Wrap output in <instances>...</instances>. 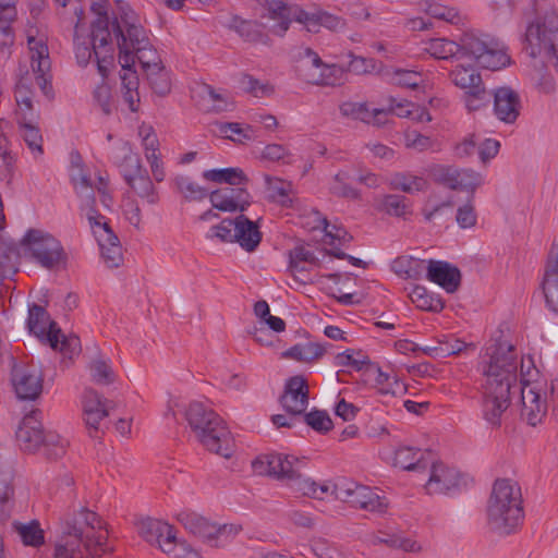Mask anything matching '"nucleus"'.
Returning a JSON list of instances; mask_svg holds the SVG:
<instances>
[{"label": "nucleus", "mask_w": 558, "mask_h": 558, "mask_svg": "<svg viewBox=\"0 0 558 558\" xmlns=\"http://www.w3.org/2000/svg\"><path fill=\"white\" fill-rule=\"evenodd\" d=\"M134 57L140 61L145 72L150 70V65L160 64L156 50L153 48L150 40L146 47H138L134 49Z\"/></svg>", "instance_id": "obj_61"}, {"label": "nucleus", "mask_w": 558, "mask_h": 558, "mask_svg": "<svg viewBox=\"0 0 558 558\" xmlns=\"http://www.w3.org/2000/svg\"><path fill=\"white\" fill-rule=\"evenodd\" d=\"M185 418L197 440L208 450L223 458L232 456V439L225 421L204 403L193 401Z\"/></svg>", "instance_id": "obj_4"}, {"label": "nucleus", "mask_w": 558, "mask_h": 558, "mask_svg": "<svg viewBox=\"0 0 558 558\" xmlns=\"http://www.w3.org/2000/svg\"><path fill=\"white\" fill-rule=\"evenodd\" d=\"M219 132L228 140H231L235 143L243 144L245 141H251L253 138L252 132L253 128L251 125H246L243 128L240 123L236 122H220L217 123Z\"/></svg>", "instance_id": "obj_47"}, {"label": "nucleus", "mask_w": 558, "mask_h": 558, "mask_svg": "<svg viewBox=\"0 0 558 558\" xmlns=\"http://www.w3.org/2000/svg\"><path fill=\"white\" fill-rule=\"evenodd\" d=\"M121 151L122 159L117 161V166L125 182L146 170L142 165L140 156L133 153L128 144L122 146Z\"/></svg>", "instance_id": "obj_38"}, {"label": "nucleus", "mask_w": 558, "mask_h": 558, "mask_svg": "<svg viewBox=\"0 0 558 558\" xmlns=\"http://www.w3.org/2000/svg\"><path fill=\"white\" fill-rule=\"evenodd\" d=\"M315 21L317 29L324 26L330 31H339L345 26L343 19L325 11L317 12V19Z\"/></svg>", "instance_id": "obj_62"}, {"label": "nucleus", "mask_w": 558, "mask_h": 558, "mask_svg": "<svg viewBox=\"0 0 558 558\" xmlns=\"http://www.w3.org/2000/svg\"><path fill=\"white\" fill-rule=\"evenodd\" d=\"M266 182L269 191H271L270 197L282 205H286L291 186L290 183H286L279 179H272L268 175L266 177Z\"/></svg>", "instance_id": "obj_59"}, {"label": "nucleus", "mask_w": 558, "mask_h": 558, "mask_svg": "<svg viewBox=\"0 0 558 558\" xmlns=\"http://www.w3.org/2000/svg\"><path fill=\"white\" fill-rule=\"evenodd\" d=\"M308 398L307 380L302 375H295L286 381L279 402L284 411L294 417L305 412L308 405Z\"/></svg>", "instance_id": "obj_14"}, {"label": "nucleus", "mask_w": 558, "mask_h": 558, "mask_svg": "<svg viewBox=\"0 0 558 558\" xmlns=\"http://www.w3.org/2000/svg\"><path fill=\"white\" fill-rule=\"evenodd\" d=\"M40 525H13L15 532L26 546L38 547L45 543L44 531Z\"/></svg>", "instance_id": "obj_50"}, {"label": "nucleus", "mask_w": 558, "mask_h": 558, "mask_svg": "<svg viewBox=\"0 0 558 558\" xmlns=\"http://www.w3.org/2000/svg\"><path fill=\"white\" fill-rule=\"evenodd\" d=\"M457 168L452 166L445 165H435L430 167L429 174L432 179L438 183L442 184L450 190H456L454 183H457L456 179Z\"/></svg>", "instance_id": "obj_51"}, {"label": "nucleus", "mask_w": 558, "mask_h": 558, "mask_svg": "<svg viewBox=\"0 0 558 558\" xmlns=\"http://www.w3.org/2000/svg\"><path fill=\"white\" fill-rule=\"evenodd\" d=\"M251 198V194L241 185L226 186L209 193L211 206L220 211L242 214L250 207Z\"/></svg>", "instance_id": "obj_15"}, {"label": "nucleus", "mask_w": 558, "mask_h": 558, "mask_svg": "<svg viewBox=\"0 0 558 558\" xmlns=\"http://www.w3.org/2000/svg\"><path fill=\"white\" fill-rule=\"evenodd\" d=\"M101 408L100 393L93 388H86L83 396V413L86 427L90 437L98 438L102 433L101 422L108 416V405Z\"/></svg>", "instance_id": "obj_16"}, {"label": "nucleus", "mask_w": 558, "mask_h": 558, "mask_svg": "<svg viewBox=\"0 0 558 558\" xmlns=\"http://www.w3.org/2000/svg\"><path fill=\"white\" fill-rule=\"evenodd\" d=\"M173 182L177 191L186 202H201L209 196L206 187L198 185L187 175L179 174Z\"/></svg>", "instance_id": "obj_36"}, {"label": "nucleus", "mask_w": 558, "mask_h": 558, "mask_svg": "<svg viewBox=\"0 0 558 558\" xmlns=\"http://www.w3.org/2000/svg\"><path fill=\"white\" fill-rule=\"evenodd\" d=\"M492 93L487 92L484 85L475 86L474 89L468 90L465 96V105L470 111L478 110L482 106L489 102Z\"/></svg>", "instance_id": "obj_55"}, {"label": "nucleus", "mask_w": 558, "mask_h": 558, "mask_svg": "<svg viewBox=\"0 0 558 558\" xmlns=\"http://www.w3.org/2000/svg\"><path fill=\"white\" fill-rule=\"evenodd\" d=\"M94 99L99 105V107L101 108V111L106 116L111 114V112H112V107H111V102H110L111 92H110V87L107 84L101 83L100 85H98L96 87V89L94 90Z\"/></svg>", "instance_id": "obj_63"}, {"label": "nucleus", "mask_w": 558, "mask_h": 558, "mask_svg": "<svg viewBox=\"0 0 558 558\" xmlns=\"http://www.w3.org/2000/svg\"><path fill=\"white\" fill-rule=\"evenodd\" d=\"M521 390L522 410L521 417L531 426L539 424L547 412V404L542 399L539 391L532 387H523Z\"/></svg>", "instance_id": "obj_24"}, {"label": "nucleus", "mask_w": 558, "mask_h": 558, "mask_svg": "<svg viewBox=\"0 0 558 558\" xmlns=\"http://www.w3.org/2000/svg\"><path fill=\"white\" fill-rule=\"evenodd\" d=\"M452 83L462 89H474L475 86H482L481 75L471 66L458 65L450 72Z\"/></svg>", "instance_id": "obj_41"}, {"label": "nucleus", "mask_w": 558, "mask_h": 558, "mask_svg": "<svg viewBox=\"0 0 558 558\" xmlns=\"http://www.w3.org/2000/svg\"><path fill=\"white\" fill-rule=\"evenodd\" d=\"M83 545V529L77 525H66V531L56 544L54 558H80Z\"/></svg>", "instance_id": "obj_27"}, {"label": "nucleus", "mask_w": 558, "mask_h": 558, "mask_svg": "<svg viewBox=\"0 0 558 558\" xmlns=\"http://www.w3.org/2000/svg\"><path fill=\"white\" fill-rule=\"evenodd\" d=\"M295 69L299 77L308 84H327L326 71L330 68L311 48L300 53Z\"/></svg>", "instance_id": "obj_17"}, {"label": "nucleus", "mask_w": 558, "mask_h": 558, "mask_svg": "<svg viewBox=\"0 0 558 558\" xmlns=\"http://www.w3.org/2000/svg\"><path fill=\"white\" fill-rule=\"evenodd\" d=\"M11 380L19 399L35 400L43 391V374L34 364L14 363Z\"/></svg>", "instance_id": "obj_12"}, {"label": "nucleus", "mask_w": 558, "mask_h": 558, "mask_svg": "<svg viewBox=\"0 0 558 558\" xmlns=\"http://www.w3.org/2000/svg\"><path fill=\"white\" fill-rule=\"evenodd\" d=\"M241 88L254 96L258 97L260 95H265L268 92V86L260 84V82L253 77L250 74H243L240 80Z\"/></svg>", "instance_id": "obj_64"}, {"label": "nucleus", "mask_w": 558, "mask_h": 558, "mask_svg": "<svg viewBox=\"0 0 558 558\" xmlns=\"http://www.w3.org/2000/svg\"><path fill=\"white\" fill-rule=\"evenodd\" d=\"M426 51L436 59H449L459 52L471 58L476 65L490 71H498L510 63V57L504 45L487 34L465 32L459 43L447 38H433Z\"/></svg>", "instance_id": "obj_2"}, {"label": "nucleus", "mask_w": 558, "mask_h": 558, "mask_svg": "<svg viewBox=\"0 0 558 558\" xmlns=\"http://www.w3.org/2000/svg\"><path fill=\"white\" fill-rule=\"evenodd\" d=\"M111 37L113 36L119 48V60L122 68L135 63L134 49L146 47L149 38L142 25L135 22L122 26L118 17L111 22Z\"/></svg>", "instance_id": "obj_10"}, {"label": "nucleus", "mask_w": 558, "mask_h": 558, "mask_svg": "<svg viewBox=\"0 0 558 558\" xmlns=\"http://www.w3.org/2000/svg\"><path fill=\"white\" fill-rule=\"evenodd\" d=\"M472 201L473 198H469L468 203L460 206L457 210L456 220L463 229L474 227L476 223V213Z\"/></svg>", "instance_id": "obj_60"}, {"label": "nucleus", "mask_w": 558, "mask_h": 558, "mask_svg": "<svg viewBox=\"0 0 558 558\" xmlns=\"http://www.w3.org/2000/svg\"><path fill=\"white\" fill-rule=\"evenodd\" d=\"M147 75V80L150 84L151 89L158 96H166L170 93L171 83L168 75V72L161 64H153L150 65V70L145 72Z\"/></svg>", "instance_id": "obj_44"}, {"label": "nucleus", "mask_w": 558, "mask_h": 558, "mask_svg": "<svg viewBox=\"0 0 558 558\" xmlns=\"http://www.w3.org/2000/svg\"><path fill=\"white\" fill-rule=\"evenodd\" d=\"M236 217L234 219L226 218L219 225L210 228V236L218 238L221 242L235 243L233 234L235 233Z\"/></svg>", "instance_id": "obj_57"}, {"label": "nucleus", "mask_w": 558, "mask_h": 558, "mask_svg": "<svg viewBox=\"0 0 558 558\" xmlns=\"http://www.w3.org/2000/svg\"><path fill=\"white\" fill-rule=\"evenodd\" d=\"M41 411L36 409L26 414L16 433V441L24 452H35L40 447L48 460H58L65 454L66 442L52 432L45 433L43 429Z\"/></svg>", "instance_id": "obj_5"}, {"label": "nucleus", "mask_w": 558, "mask_h": 558, "mask_svg": "<svg viewBox=\"0 0 558 558\" xmlns=\"http://www.w3.org/2000/svg\"><path fill=\"white\" fill-rule=\"evenodd\" d=\"M113 46L111 38L107 39V44L99 46V41L94 40V54L97 60V69L102 77H106L109 72V68L113 63Z\"/></svg>", "instance_id": "obj_48"}, {"label": "nucleus", "mask_w": 558, "mask_h": 558, "mask_svg": "<svg viewBox=\"0 0 558 558\" xmlns=\"http://www.w3.org/2000/svg\"><path fill=\"white\" fill-rule=\"evenodd\" d=\"M93 381L97 385H109L114 380V374L111 366L102 361L95 360L89 365Z\"/></svg>", "instance_id": "obj_52"}, {"label": "nucleus", "mask_w": 558, "mask_h": 558, "mask_svg": "<svg viewBox=\"0 0 558 558\" xmlns=\"http://www.w3.org/2000/svg\"><path fill=\"white\" fill-rule=\"evenodd\" d=\"M76 192L80 194L83 206L88 208L87 218L90 225H94L96 216L99 215L95 208L96 198L90 179L78 169V173L72 177Z\"/></svg>", "instance_id": "obj_31"}, {"label": "nucleus", "mask_w": 558, "mask_h": 558, "mask_svg": "<svg viewBox=\"0 0 558 558\" xmlns=\"http://www.w3.org/2000/svg\"><path fill=\"white\" fill-rule=\"evenodd\" d=\"M189 532L210 547L225 546L241 531V525H187Z\"/></svg>", "instance_id": "obj_20"}, {"label": "nucleus", "mask_w": 558, "mask_h": 558, "mask_svg": "<svg viewBox=\"0 0 558 558\" xmlns=\"http://www.w3.org/2000/svg\"><path fill=\"white\" fill-rule=\"evenodd\" d=\"M374 544L383 543L392 548H401L405 551H418L421 546L415 541L410 538H403L397 535H387V537L375 536L373 539Z\"/></svg>", "instance_id": "obj_56"}, {"label": "nucleus", "mask_w": 558, "mask_h": 558, "mask_svg": "<svg viewBox=\"0 0 558 558\" xmlns=\"http://www.w3.org/2000/svg\"><path fill=\"white\" fill-rule=\"evenodd\" d=\"M203 178L215 183L231 185H245L250 181L240 168L211 169L203 172Z\"/></svg>", "instance_id": "obj_33"}, {"label": "nucleus", "mask_w": 558, "mask_h": 558, "mask_svg": "<svg viewBox=\"0 0 558 558\" xmlns=\"http://www.w3.org/2000/svg\"><path fill=\"white\" fill-rule=\"evenodd\" d=\"M432 450L421 452L412 447H400L395 451V465L405 471H424L429 466Z\"/></svg>", "instance_id": "obj_28"}, {"label": "nucleus", "mask_w": 558, "mask_h": 558, "mask_svg": "<svg viewBox=\"0 0 558 558\" xmlns=\"http://www.w3.org/2000/svg\"><path fill=\"white\" fill-rule=\"evenodd\" d=\"M305 423L318 433L329 432L333 424L328 413L323 410H314L304 415Z\"/></svg>", "instance_id": "obj_53"}, {"label": "nucleus", "mask_w": 558, "mask_h": 558, "mask_svg": "<svg viewBox=\"0 0 558 558\" xmlns=\"http://www.w3.org/2000/svg\"><path fill=\"white\" fill-rule=\"evenodd\" d=\"M19 134L35 158L40 157L44 154L43 135L37 123L20 125Z\"/></svg>", "instance_id": "obj_45"}, {"label": "nucleus", "mask_w": 558, "mask_h": 558, "mask_svg": "<svg viewBox=\"0 0 558 558\" xmlns=\"http://www.w3.org/2000/svg\"><path fill=\"white\" fill-rule=\"evenodd\" d=\"M92 11L97 14V19L92 23V38L99 41V46L107 44V39L111 38L109 26L111 25L107 11L101 2H93Z\"/></svg>", "instance_id": "obj_35"}, {"label": "nucleus", "mask_w": 558, "mask_h": 558, "mask_svg": "<svg viewBox=\"0 0 558 558\" xmlns=\"http://www.w3.org/2000/svg\"><path fill=\"white\" fill-rule=\"evenodd\" d=\"M138 534L151 545L158 547L166 554L173 549L172 542L175 541L173 525H140Z\"/></svg>", "instance_id": "obj_29"}, {"label": "nucleus", "mask_w": 558, "mask_h": 558, "mask_svg": "<svg viewBox=\"0 0 558 558\" xmlns=\"http://www.w3.org/2000/svg\"><path fill=\"white\" fill-rule=\"evenodd\" d=\"M523 50L532 58L544 54L558 73V13L547 11L535 17L525 31Z\"/></svg>", "instance_id": "obj_6"}, {"label": "nucleus", "mask_w": 558, "mask_h": 558, "mask_svg": "<svg viewBox=\"0 0 558 558\" xmlns=\"http://www.w3.org/2000/svg\"><path fill=\"white\" fill-rule=\"evenodd\" d=\"M28 44L32 51V69L36 74V84L47 97H50L52 85L47 76V73L50 71L48 47L44 43L36 41L34 38H29Z\"/></svg>", "instance_id": "obj_21"}, {"label": "nucleus", "mask_w": 558, "mask_h": 558, "mask_svg": "<svg viewBox=\"0 0 558 558\" xmlns=\"http://www.w3.org/2000/svg\"><path fill=\"white\" fill-rule=\"evenodd\" d=\"M350 173L345 170H340L336 173L329 183V192L337 197L347 199H359L361 193L359 190L352 187L348 181L350 180Z\"/></svg>", "instance_id": "obj_40"}, {"label": "nucleus", "mask_w": 558, "mask_h": 558, "mask_svg": "<svg viewBox=\"0 0 558 558\" xmlns=\"http://www.w3.org/2000/svg\"><path fill=\"white\" fill-rule=\"evenodd\" d=\"M324 353L325 349L319 343L306 342L291 347L282 353V357L299 362H312L322 357Z\"/></svg>", "instance_id": "obj_37"}, {"label": "nucleus", "mask_w": 558, "mask_h": 558, "mask_svg": "<svg viewBox=\"0 0 558 558\" xmlns=\"http://www.w3.org/2000/svg\"><path fill=\"white\" fill-rule=\"evenodd\" d=\"M427 185L428 183L424 178L409 173H396L391 178V186L395 190H400L409 194L425 191Z\"/></svg>", "instance_id": "obj_43"}, {"label": "nucleus", "mask_w": 558, "mask_h": 558, "mask_svg": "<svg viewBox=\"0 0 558 558\" xmlns=\"http://www.w3.org/2000/svg\"><path fill=\"white\" fill-rule=\"evenodd\" d=\"M342 116L371 124V110L364 102L347 101L340 106Z\"/></svg>", "instance_id": "obj_54"}, {"label": "nucleus", "mask_w": 558, "mask_h": 558, "mask_svg": "<svg viewBox=\"0 0 558 558\" xmlns=\"http://www.w3.org/2000/svg\"><path fill=\"white\" fill-rule=\"evenodd\" d=\"M228 27L234 31L243 40L251 44L268 45L269 37L264 33V25L257 21L244 20L239 15H233Z\"/></svg>", "instance_id": "obj_26"}, {"label": "nucleus", "mask_w": 558, "mask_h": 558, "mask_svg": "<svg viewBox=\"0 0 558 558\" xmlns=\"http://www.w3.org/2000/svg\"><path fill=\"white\" fill-rule=\"evenodd\" d=\"M27 328L41 341H46L53 350L63 354H72L78 339H68L58 327L57 323L50 319L48 312L38 304H33L28 310Z\"/></svg>", "instance_id": "obj_9"}, {"label": "nucleus", "mask_w": 558, "mask_h": 558, "mask_svg": "<svg viewBox=\"0 0 558 558\" xmlns=\"http://www.w3.org/2000/svg\"><path fill=\"white\" fill-rule=\"evenodd\" d=\"M392 81L393 84L398 86L415 89L420 86L423 78L418 72L397 70L393 74Z\"/></svg>", "instance_id": "obj_58"}, {"label": "nucleus", "mask_w": 558, "mask_h": 558, "mask_svg": "<svg viewBox=\"0 0 558 558\" xmlns=\"http://www.w3.org/2000/svg\"><path fill=\"white\" fill-rule=\"evenodd\" d=\"M500 338L501 335L486 348L489 361L483 369V415L495 427L501 425V416L510 405L511 390L519 388L515 348Z\"/></svg>", "instance_id": "obj_1"}, {"label": "nucleus", "mask_w": 558, "mask_h": 558, "mask_svg": "<svg viewBox=\"0 0 558 558\" xmlns=\"http://www.w3.org/2000/svg\"><path fill=\"white\" fill-rule=\"evenodd\" d=\"M488 519L495 523L523 520L521 489L509 478H497L487 501Z\"/></svg>", "instance_id": "obj_7"}, {"label": "nucleus", "mask_w": 558, "mask_h": 558, "mask_svg": "<svg viewBox=\"0 0 558 558\" xmlns=\"http://www.w3.org/2000/svg\"><path fill=\"white\" fill-rule=\"evenodd\" d=\"M131 190L141 198L145 199L148 204L155 205L159 201V195L150 180L147 170L131 178L126 181Z\"/></svg>", "instance_id": "obj_34"}, {"label": "nucleus", "mask_w": 558, "mask_h": 558, "mask_svg": "<svg viewBox=\"0 0 558 558\" xmlns=\"http://www.w3.org/2000/svg\"><path fill=\"white\" fill-rule=\"evenodd\" d=\"M430 475L426 483L428 494H451L465 485L463 475L453 466L429 459Z\"/></svg>", "instance_id": "obj_13"}, {"label": "nucleus", "mask_w": 558, "mask_h": 558, "mask_svg": "<svg viewBox=\"0 0 558 558\" xmlns=\"http://www.w3.org/2000/svg\"><path fill=\"white\" fill-rule=\"evenodd\" d=\"M263 238L259 226L256 221H252L245 215L236 216L235 233L233 240L246 252L256 251Z\"/></svg>", "instance_id": "obj_25"}, {"label": "nucleus", "mask_w": 558, "mask_h": 558, "mask_svg": "<svg viewBox=\"0 0 558 558\" xmlns=\"http://www.w3.org/2000/svg\"><path fill=\"white\" fill-rule=\"evenodd\" d=\"M378 209L390 216L404 218L411 214V202L405 196L389 194L380 199Z\"/></svg>", "instance_id": "obj_39"}, {"label": "nucleus", "mask_w": 558, "mask_h": 558, "mask_svg": "<svg viewBox=\"0 0 558 558\" xmlns=\"http://www.w3.org/2000/svg\"><path fill=\"white\" fill-rule=\"evenodd\" d=\"M305 460L294 456L282 453H267L258 456L253 462V471L258 475H268L278 480L288 481L303 495L324 499V495L328 493L327 485L318 486L310 477L304 476L302 469Z\"/></svg>", "instance_id": "obj_3"}, {"label": "nucleus", "mask_w": 558, "mask_h": 558, "mask_svg": "<svg viewBox=\"0 0 558 558\" xmlns=\"http://www.w3.org/2000/svg\"><path fill=\"white\" fill-rule=\"evenodd\" d=\"M259 3L267 9L269 19L278 21V24L272 27V33L283 36L291 24V8L283 1L276 0H264Z\"/></svg>", "instance_id": "obj_30"}, {"label": "nucleus", "mask_w": 558, "mask_h": 558, "mask_svg": "<svg viewBox=\"0 0 558 558\" xmlns=\"http://www.w3.org/2000/svg\"><path fill=\"white\" fill-rule=\"evenodd\" d=\"M16 102L15 121L19 126L38 122L39 112L34 108L31 97L16 98Z\"/></svg>", "instance_id": "obj_49"}, {"label": "nucleus", "mask_w": 558, "mask_h": 558, "mask_svg": "<svg viewBox=\"0 0 558 558\" xmlns=\"http://www.w3.org/2000/svg\"><path fill=\"white\" fill-rule=\"evenodd\" d=\"M494 98V113L505 123H513L521 109V99L519 94L511 87H498L492 92Z\"/></svg>", "instance_id": "obj_18"}, {"label": "nucleus", "mask_w": 558, "mask_h": 558, "mask_svg": "<svg viewBox=\"0 0 558 558\" xmlns=\"http://www.w3.org/2000/svg\"><path fill=\"white\" fill-rule=\"evenodd\" d=\"M24 256L46 269H54L65 265L66 253L60 241L41 229H28L20 240Z\"/></svg>", "instance_id": "obj_8"}, {"label": "nucleus", "mask_w": 558, "mask_h": 558, "mask_svg": "<svg viewBox=\"0 0 558 558\" xmlns=\"http://www.w3.org/2000/svg\"><path fill=\"white\" fill-rule=\"evenodd\" d=\"M101 215L96 216V220L92 227H101L102 233L98 236V243L101 250L104 262L109 268H118L123 260L122 246L119 238L107 222H100Z\"/></svg>", "instance_id": "obj_19"}, {"label": "nucleus", "mask_w": 558, "mask_h": 558, "mask_svg": "<svg viewBox=\"0 0 558 558\" xmlns=\"http://www.w3.org/2000/svg\"><path fill=\"white\" fill-rule=\"evenodd\" d=\"M457 183L456 190H462L470 193L469 198L474 197V192L477 187L482 186L485 182V178L481 172L473 169H458L456 173Z\"/></svg>", "instance_id": "obj_42"}, {"label": "nucleus", "mask_w": 558, "mask_h": 558, "mask_svg": "<svg viewBox=\"0 0 558 558\" xmlns=\"http://www.w3.org/2000/svg\"><path fill=\"white\" fill-rule=\"evenodd\" d=\"M331 494L335 495L336 499L373 513H385L388 508L386 498L380 497L367 486L354 483L336 484Z\"/></svg>", "instance_id": "obj_11"}, {"label": "nucleus", "mask_w": 558, "mask_h": 558, "mask_svg": "<svg viewBox=\"0 0 558 558\" xmlns=\"http://www.w3.org/2000/svg\"><path fill=\"white\" fill-rule=\"evenodd\" d=\"M20 242L12 238L0 235V277L12 279L20 270L21 257Z\"/></svg>", "instance_id": "obj_23"}, {"label": "nucleus", "mask_w": 558, "mask_h": 558, "mask_svg": "<svg viewBox=\"0 0 558 558\" xmlns=\"http://www.w3.org/2000/svg\"><path fill=\"white\" fill-rule=\"evenodd\" d=\"M411 301L417 308L423 311L440 312L444 308V303L440 299L430 296L426 288L415 286L410 293Z\"/></svg>", "instance_id": "obj_46"}, {"label": "nucleus", "mask_w": 558, "mask_h": 558, "mask_svg": "<svg viewBox=\"0 0 558 558\" xmlns=\"http://www.w3.org/2000/svg\"><path fill=\"white\" fill-rule=\"evenodd\" d=\"M426 272L429 281L439 284L449 293L456 292L460 287V270L447 262L430 259Z\"/></svg>", "instance_id": "obj_22"}, {"label": "nucleus", "mask_w": 558, "mask_h": 558, "mask_svg": "<svg viewBox=\"0 0 558 558\" xmlns=\"http://www.w3.org/2000/svg\"><path fill=\"white\" fill-rule=\"evenodd\" d=\"M201 96L207 102L205 110L208 112L220 113L231 111L234 108V104L228 93H219L210 85L204 84L202 86Z\"/></svg>", "instance_id": "obj_32"}]
</instances>
